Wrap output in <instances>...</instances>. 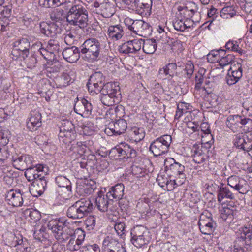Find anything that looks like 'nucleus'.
Returning <instances> with one entry per match:
<instances>
[{"mask_svg": "<svg viewBox=\"0 0 252 252\" xmlns=\"http://www.w3.org/2000/svg\"><path fill=\"white\" fill-rule=\"evenodd\" d=\"M81 58L87 62L97 61L102 52L101 45L94 38L86 39L80 46Z\"/></svg>", "mask_w": 252, "mask_h": 252, "instance_id": "f257e3e1", "label": "nucleus"}, {"mask_svg": "<svg viewBox=\"0 0 252 252\" xmlns=\"http://www.w3.org/2000/svg\"><path fill=\"white\" fill-rule=\"evenodd\" d=\"M252 227L244 226L237 232L234 247L236 252H252Z\"/></svg>", "mask_w": 252, "mask_h": 252, "instance_id": "f03ea898", "label": "nucleus"}, {"mask_svg": "<svg viewBox=\"0 0 252 252\" xmlns=\"http://www.w3.org/2000/svg\"><path fill=\"white\" fill-rule=\"evenodd\" d=\"M66 21L70 25L84 28L88 24V11L82 5H73L66 14Z\"/></svg>", "mask_w": 252, "mask_h": 252, "instance_id": "7ed1b4c3", "label": "nucleus"}, {"mask_svg": "<svg viewBox=\"0 0 252 252\" xmlns=\"http://www.w3.org/2000/svg\"><path fill=\"white\" fill-rule=\"evenodd\" d=\"M93 203L89 199H81L70 206L67 211V216L72 219H80L92 212Z\"/></svg>", "mask_w": 252, "mask_h": 252, "instance_id": "20e7f679", "label": "nucleus"}, {"mask_svg": "<svg viewBox=\"0 0 252 252\" xmlns=\"http://www.w3.org/2000/svg\"><path fill=\"white\" fill-rule=\"evenodd\" d=\"M48 227L54 233L55 238L61 243L68 240L74 233L73 229L57 220H50L48 223Z\"/></svg>", "mask_w": 252, "mask_h": 252, "instance_id": "39448f33", "label": "nucleus"}, {"mask_svg": "<svg viewBox=\"0 0 252 252\" xmlns=\"http://www.w3.org/2000/svg\"><path fill=\"white\" fill-rule=\"evenodd\" d=\"M131 242L137 248L148 244L150 240L149 232L142 225H137L131 230Z\"/></svg>", "mask_w": 252, "mask_h": 252, "instance_id": "423d86ee", "label": "nucleus"}, {"mask_svg": "<svg viewBox=\"0 0 252 252\" xmlns=\"http://www.w3.org/2000/svg\"><path fill=\"white\" fill-rule=\"evenodd\" d=\"M172 141L169 135H164L158 138L150 144V151L155 157H158L167 153Z\"/></svg>", "mask_w": 252, "mask_h": 252, "instance_id": "0eeeda50", "label": "nucleus"}, {"mask_svg": "<svg viewBox=\"0 0 252 252\" xmlns=\"http://www.w3.org/2000/svg\"><path fill=\"white\" fill-rule=\"evenodd\" d=\"M165 171L168 174H172L179 179V184H183L186 178L185 173V167L181 164L175 161L173 158H169L165 160Z\"/></svg>", "mask_w": 252, "mask_h": 252, "instance_id": "6e6552de", "label": "nucleus"}, {"mask_svg": "<svg viewBox=\"0 0 252 252\" xmlns=\"http://www.w3.org/2000/svg\"><path fill=\"white\" fill-rule=\"evenodd\" d=\"M198 225L200 232L205 235L211 234L217 226L212 214L207 210H204L200 216Z\"/></svg>", "mask_w": 252, "mask_h": 252, "instance_id": "1a4fd4ad", "label": "nucleus"}, {"mask_svg": "<svg viewBox=\"0 0 252 252\" xmlns=\"http://www.w3.org/2000/svg\"><path fill=\"white\" fill-rule=\"evenodd\" d=\"M32 220H34L33 223H35L34 225V230H32V231H34L33 236L35 240L33 243H42L46 240V238L45 236V228L39 222L41 215L36 209H32Z\"/></svg>", "mask_w": 252, "mask_h": 252, "instance_id": "9d476101", "label": "nucleus"}, {"mask_svg": "<svg viewBox=\"0 0 252 252\" xmlns=\"http://www.w3.org/2000/svg\"><path fill=\"white\" fill-rule=\"evenodd\" d=\"M105 77L101 72L92 74L87 84L88 91L92 94H98L105 84Z\"/></svg>", "mask_w": 252, "mask_h": 252, "instance_id": "9b49d317", "label": "nucleus"}, {"mask_svg": "<svg viewBox=\"0 0 252 252\" xmlns=\"http://www.w3.org/2000/svg\"><path fill=\"white\" fill-rule=\"evenodd\" d=\"M93 6L97 14L104 18L111 17L115 12V5L108 0H96Z\"/></svg>", "mask_w": 252, "mask_h": 252, "instance_id": "f8f14e48", "label": "nucleus"}, {"mask_svg": "<svg viewBox=\"0 0 252 252\" xmlns=\"http://www.w3.org/2000/svg\"><path fill=\"white\" fill-rule=\"evenodd\" d=\"M114 201L109 196L102 191H99L95 198V204L98 209L102 212L110 211L112 212L116 210Z\"/></svg>", "mask_w": 252, "mask_h": 252, "instance_id": "ddd939ff", "label": "nucleus"}, {"mask_svg": "<svg viewBox=\"0 0 252 252\" xmlns=\"http://www.w3.org/2000/svg\"><path fill=\"white\" fill-rule=\"evenodd\" d=\"M73 128L74 126L71 122L68 120H63L59 134L60 141L65 144L70 143L74 138Z\"/></svg>", "mask_w": 252, "mask_h": 252, "instance_id": "4468645a", "label": "nucleus"}, {"mask_svg": "<svg viewBox=\"0 0 252 252\" xmlns=\"http://www.w3.org/2000/svg\"><path fill=\"white\" fill-rule=\"evenodd\" d=\"M34 29L36 32L38 31L47 36L54 37L60 31L57 23L52 22L48 23L45 22L35 24Z\"/></svg>", "mask_w": 252, "mask_h": 252, "instance_id": "2eb2a0df", "label": "nucleus"}, {"mask_svg": "<svg viewBox=\"0 0 252 252\" xmlns=\"http://www.w3.org/2000/svg\"><path fill=\"white\" fill-rule=\"evenodd\" d=\"M233 144L237 148L249 152L252 150V135L249 136L242 133L235 135Z\"/></svg>", "mask_w": 252, "mask_h": 252, "instance_id": "dca6fc26", "label": "nucleus"}, {"mask_svg": "<svg viewBox=\"0 0 252 252\" xmlns=\"http://www.w3.org/2000/svg\"><path fill=\"white\" fill-rule=\"evenodd\" d=\"M103 252H126V248L118 240L107 236L103 241Z\"/></svg>", "mask_w": 252, "mask_h": 252, "instance_id": "f3484780", "label": "nucleus"}, {"mask_svg": "<svg viewBox=\"0 0 252 252\" xmlns=\"http://www.w3.org/2000/svg\"><path fill=\"white\" fill-rule=\"evenodd\" d=\"M243 69L241 63L237 62L230 67L226 76V81L229 85H232L238 82L242 77Z\"/></svg>", "mask_w": 252, "mask_h": 252, "instance_id": "a211bd4d", "label": "nucleus"}, {"mask_svg": "<svg viewBox=\"0 0 252 252\" xmlns=\"http://www.w3.org/2000/svg\"><path fill=\"white\" fill-rule=\"evenodd\" d=\"M142 44V39H141L129 40L119 46L118 51L125 54H135L141 49Z\"/></svg>", "mask_w": 252, "mask_h": 252, "instance_id": "6ab92c4d", "label": "nucleus"}, {"mask_svg": "<svg viewBox=\"0 0 252 252\" xmlns=\"http://www.w3.org/2000/svg\"><path fill=\"white\" fill-rule=\"evenodd\" d=\"M208 149L202 145H194L191 150L193 160L201 164L208 159Z\"/></svg>", "mask_w": 252, "mask_h": 252, "instance_id": "aec40b11", "label": "nucleus"}, {"mask_svg": "<svg viewBox=\"0 0 252 252\" xmlns=\"http://www.w3.org/2000/svg\"><path fill=\"white\" fill-rule=\"evenodd\" d=\"M93 106L86 99H82L76 102L74 106V111L83 117H89L91 114Z\"/></svg>", "mask_w": 252, "mask_h": 252, "instance_id": "412c9836", "label": "nucleus"}, {"mask_svg": "<svg viewBox=\"0 0 252 252\" xmlns=\"http://www.w3.org/2000/svg\"><path fill=\"white\" fill-rule=\"evenodd\" d=\"M62 55L67 62L70 63H75L81 57V49L75 46L66 47L62 51Z\"/></svg>", "mask_w": 252, "mask_h": 252, "instance_id": "4be33fe9", "label": "nucleus"}, {"mask_svg": "<svg viewBox=\"0 0 252 252\" xmlns=\"http://www.w3.org/2000/svg\"><path fill=\"white\" fill-rule=\"evenodd\" d=\"M128 29L141 35H142L143 34L149 33L151 31L150 25L141 20L133 21L132 24L128 26Z\"/></svg>", "mask_w": 252, "mask_h": 252, "instance_id": "5701e85b", "label": "nucleus"}, {"mask_svg": "<svg viewBox=\"0 0 252 252\" xmlns=\"http://www.w3.org/2000/svg\"><path fill=\"white\" fill-rule=\"evenodd\" d=\"M32 179V192L35 190L38 195H41L45 190L46 184L44 176L41 174L34 173Z\"/></svg>", "mask_w": 252, "mask_h": 252, "instance_id": "b1692460", "label": "nucleus"}, {"mask_svg": "<svg viewBox=\"0 0 252 252\" xmlns=\"http://www.w3.org/2000/svg\"><path fill=\"white\" fill-rule=\"evenodd\" d=\"M134 4L136 11L140 15H147L151 12L152 6V0H134Z\"/></svg>", "mask_w": 252, "mask_h": 252, "instance_id": "393cba45", "label": "nucleus"}, {"mask_svg": "<svg viewBox=\"0 0 252 252\" xmlns=\"http://www.w3.org/2000/svg\"><path fill=\"white\" fill-rule=\"evenodd\" d=\"M6 198L8 201V204L14 207L20 206L23 202L22 194L16 190L11 189L8 191Z\"/></svg>", "mask_w": 252, "mask_h": 252, "instance_id": "a878e982", "label": "nucleus"}, {"mask_svg": "<svg viewBox=\"0 0 252 252\" xmlns=\"http://www.w3.org/2000/svg\"><path fill=\"white\" fill-rule=\"evenodd\" d=\"M41 42H37L32 44V59H34L35 63L37 64L36 66H34V67H32V69H34L35 73L37 75L41 72L42 64L40 63V58L37 57L36 55H38L37 52L40 53L41 51L42 52V50L45 49L41 47Z\"/></svg>", "mask_w": 252, "mask_h": 252, "instance_id": "bb28decb", "label": "nucleus"}, {"mask_svg": "<svg viewBox=\"0 0 252 252\" xmlns=\"http://www.w3.org/2000/svg\"><path fill=\"white\" fill-rule=\"evenodd\" d=\"M101 94H106L112 96H118L120 95V88L116 83L108 82L105 83L99 92Z\"/></svg>", "mask_w": 252, "mask_h": 252, "instance_id": "cd10ccee", "label": "nucleus"}, {"mask_svg": "<svg viewBox=\"0 0 252 252\" xmlns=\"http://www.w3.org/2000/svg\"><path fill=\"white\" fill-rule=\"evenodd\" d=\"M13 47L19 50L22 53V57L25 58L29 54L30 43L27 39L22 38L15 41L13 43Z\"/></svg>", "mask_w": 252, "mask_h": 252, "instance_id": "c85d7f7f", "label": "nucleus"}, {"mask_svg": "<svg viewBox=\"0 0 252 252\" xmlns=\"http://www.w3.org/2000/svg\"><path fill=\"white\" fill-rule=\"evenodd\" d=\"M127 128L126 121L124 119H120L113 123V127L106 129L105 132L111 130L114 134L120 135L124 133Z\"/></svg>", "mask_w": 252, "mask_h": 252, "instance_id": "c756f323", "label": "nucleus"}, {"mask_svg": "<svg viewBox=\"0 0 252 252\" xmlns=\"http://www.w3.org/2000/svg\"><path fill=\"white\" fill-rule=\"evenodd\" d=\"M107 32L109 38L115 40L120 39L124 34L123 28L120 24L110 26Z\"/></svg>", "mask_w": 252, "mask_h": 252, "instance_id": "7c9ffc66", "label": "nucleus"}, {"mask_svg": "<svg viewBox=\"0 0 252 252\" xmlns=\"http://www.w3.org/2000/svg\"><path fill=\"white\" fill-rule=\"evenodd\" d=\"M124 188L125 187L123 184H117L111 187L107 194L112 199L120 200L122 198L124 194Z\"/></svg>", "mask_w": 252, "mask_h": 252, "instance_id": "2f4dec72", "label": "nucleus"}, {"mask_svg": "<svg viewBox=\"0 0 252 252\" xmlns=\"http://www.w3.org/2000/svg\"><path fill=\"white\" fill-rule=\"evenodd\" d=\"M177 68V65L175 63H168L159 68L158 76L160 78H166L168 76L172 77Z\"/></svg>", "mask_w": 252, "mask_h": 252, "instance_id": "473e14b6", "label": "nucleus"}, {"mask_svg": "<svg viewBox=\"0 0 252 252\" xmlns=\"http://www.w3.org/2000/svg\"><path fill=\"white\" fill-rule=\"evenodd\" d=\"M217 192V199L220 203L225 198L232 200L235 198L234 195L227 187L219 186Z\"/></svg>", "mask_w": 252, "mask_h": 252, "instance_id": "72a5a7b5", "label": "nucleus"}, {"mask_svg": "<svg viewBox=\"0 0 252 252\" xmlns=\"http://www.w3.org/2000/svg\"><path fill=\"white\" fill-rule=\"evenodd\" d=\"M42 51L40 52H37L38 55H37V57L40 58V63L42 64V66L43 65L42 58L48 60L50 62H54L55 60H56V54L57 53L49 50L48 49H44L42 50Z\"/></svg>", "mask_w": 252, "mask_h": 252, "instance_id": "f704fd0d", "label": "nucleus"}, {"mask_svg": "<svg viewBox=\"0 0 252 252\" xmlns=\"http://www.w3.org/2000/svg\"><path fill=\"white\" fill-rule=\"evenodd\" d=\"M142 49L147 54H153L157 47L156 40L154 39H148L145 41L142 40Z\"/></svg>", "mask_w": 252, "mask_h": 252, "instance_id": "c9c22d12", "label": "nucleus"}, {"mask_svg": "<svg viewBox=\"0 0 252 252\" xmlns=\"http://www.w3.org/2000/svg\"><path fill=\"white\" fill-rule=\"evenodd\" d=\"M66 2V0H39L40 6L45 8H53L60 6Z\"/></svg>", "mask_w": 252, "mask_h": 252, "instance_id": "e433bc0d", "label": "nucleus"}, {"mask_svg": "<svg viewBox=\"0 0 252 252\" xmlns=\"http://www.w3.org/2000/svg\"><path fill=\"white\" fill-rule=\"evenodd\" d=\"M240 121L239 115H231L227 118L226 125L228 128L235 132L240 127Z\"/></svg>", "mask_w": 252, "mask_h": 252, "instance_id": "4c0bfd02", "label": "nucleus"}, {"mask_svg": "<svg viewBox=\"0 0 252 252\" xmlns=\"http://www.w3.org/2000/svg\"><path fill=\"white\" fill-rule=\"evenodd\" d=\"M114 228L117 234L123 238L126 235V227L123 218H118L115 222Z\"/></svg>", "mask_w": 252, "mask_h": 252, "instance_id": "58836bf2", "label": "nucleus"}, {"mask_svg": "<svg viewBox=\"0 0 252 252\" xmlns=\"http://www.w3.org/2000/svg\"><path fill=\"white\" fill-rule=\"evenodd\" d=\"M227 182L229 186L239 191L240 193H244L243 190H242L243 186L240 184V179L238 176H231L229 177L227 179Z\"/></svg>", "mask_w": 252, "mask_h": 252, "instance_id": "ea45409f", "label": "nucleus"}, {"mask_svg": "<svg viewBox=\"0 0 252 252\" xmlns=\"http://www.w3.org/2000/svg\"><path fill=\"white\" fill-rule=\"evenodd\" d=\"M123 151L122 144L121 145H117L110 151L109 156L115 160L125 159Z\"/></svg>", "mask_w": 252, "mask_h": 252, "instance_id": "a19ab883", "label": "nucleus"}, {"mask_svg": "<svg viewBox=\"0 0 252 252\" xmlns=\"http://www.w3.org/2000/svg\"><path fill=\"white\" fill-rule=\"evenodd\" d=\"M131 140L135 142L142 140L145 137V132L143 128L133 127L130 131Z\"/></svg>", "mask_w": 252, "mask_h": 252, "instance_id": "79ce46f5", "label": "nucleus"}, {"mask_svg": "<svg viewBox=\"0 0 252 252\" xmlns=\"http://www.w3.org/2000/svg\"><path fill=\"white\" fill-rule=\"evenodd\" d=\"M55 182L59 187L65 188L68 191L71 190V183L66 177L59 175L55 178Z\"/></svg>", "mask_w": 252, "mask_h": 252, "instance_id": "37998d69", "label": "nucleus"}, {"mask_svg": "<svg viewBox=\"0 0 252 252\" xmlns=\"http://www.w3.org/2000/svg\"><path fill=\"white\" fill-rule=\"evenodd\" d=\"M50 19L56 22H61L66 19V15L64 13L63 10L61 9H56L53 10L50 13Z\"/></svg>", "mask_w": 252, "mask_h": 252, "instance_id": "c03bdc74", "label": "nucleus"}, {"mask_svg": "<svg viewBox=\"0 0 252 252\" xmlns=\"http://www.w3.org/2000/svg\"><path fill=\"white\" fill-rule=\"evenodd\" d=\"M100 100L103 105L110 106L118 103L119 99H118V96H110V95L105 94H102L100 97Z\"/></svg>", "mask_w": 252, "mask_h": 252, "instance_id": "a18cd8bd", "label": "nucleus"}, {"mask_svg": "<svg viewBox=\"0 0 252 252\" xmlns=\"http://www.w3.org/2000/svg\"><path fill=\"white\" fill-rule=\"evenodd\" d=\"M225 48L228 50L237 52L240 55L245 53V51L239 47L236 41H229L226 43Z\"/></svg>", "mask_w": 252, "mask_h": 252, "instance_id": "49530a36", "label": "nucleus"}, {"mask_svg": "<svg viewBox=\"0 0 252 252\" xmlns=\"http://www.w3.org/2000/svg\"><path fill=\"white\" fill-rule=\"evenodd\" d=\"M38 87L39 88L38 89V92L35 93V94H42L43 96H44V94H45V98L47 101H50L51 100V97L49 95H47V87L46 86L48 85L45 82V80H40L39 81L38 84Z\"/></svg>", "mask_w": 252, "mask_h": 252, "instance_id": "de8ad7c7", "label": "nucleus"}, {"mask_svg": "<svg viewBox=\"0 0 252 252\" xmlns=\"http://www.w3.org/2000/svg\"><path fill=\"white\" fill-rule=\"evenodd\" d=\"M125 158H134L136 156V150L128 144H122Z\"/></svg>", "mask_w": 252, "mask_h": 252, "instance_id": "09e8293b", "label": "nucleus"}, {"mask_svg": "<svg viewBox=\"0 0 252 252\" xmlns=\"http://www.w3.org/2000/svg\"><path fill=\"white\" fill-rule=\"evenodd\" d=\"M219 211L220 217L224 220H225L229 217H231L235 213V210L229 207L228 206L223 207L220 209Z\"/></svg>", "mask_w": 252, "mask_h": 252, "instance_id": "8fccbe9b", "label": "nucleus"}, {"mask_svg": "<svg viewBox=\"0 0 252 252\" xmlns=\"http://www.w3.org/2000/svg\"><path fill=\"white\" fill-rule=\"evenodd\" d=\"M224 53L223 55H221V58L219 59V63L220 66L223 67L228 64H232L233 63H234V56L232 54H227L225 56Z\"/></svg>", "mask_w": 252, "mask_h": 252, "instance_id": "3c124183", "label": "nucleus"}, {"mask_svg": "<svg viewBox=\"0 0 252 252\" xmlns=\"http://www.w3.org/2000/svg\"><path fill=\"white\" fill-rule=\"evenodd\" d=\"M235 13L234 8L230 6L223 7L220 12V16L223 18L232 17L235 15Z\"/></svg>", "mask_w": 252, "mask_h": 252, "instance_id": "603ef678", "label": "nucleus"}, {"mask_svg": "<svg viewBox=\"0 0 252 252\" xmlns=\"http://www.w3.org/2000/svg\"><path fill=\"white\" fill-rule=\"evenodd\" d=\"M77 38L76 33L73 32H67L64 35V41L65 43L68 45H72L74 44V42L76 41Z\"/></svg>", "mask_w": 252, "mask_h": 252, "instance_id": "864d4df0", "label": "nucleus"}, {"mask_svg": "<svg viewBox=\"0 0 252 252\" xmlns=\"http://www.w3.org/2000/svg\"><path fill=\"white\" fill-rule=\"evenodd\" d=\"M59 43V41L56 39H50L48 41L47 49L58 53L60 51H61Z\"/></svg>", "mask_w": 252, "mask_h": 252, "instance_id": "5fc2aeb1", "label": "nucleus"}, {"mask_svg": "<svg viewBox=\"0 0 252 252\" xmlns=\"http://www.w3.org/2000/svg\"><path fill=\"white\" fill-rule=\"evenodd\" d=\"M157 181L158 182V185L162 188L164 187L165 185L169 186L170 184H173V183H176V181L172 182V180H168L165 175L160 174L158 175Z\"/></svg>", "mask_w": 252, "mask_h": 252, "instance_id": "6e6d98bb", "label": "nucleus"}, {"mask_svg": "<svg viewBox=\"0 0 252 252\" xmlns=\"http://www.w3.org/2000/svg\"><path fill=\"white\" fill-rule=\"evenodd\" d=\"M184 9L187 12H190V14H189L188 16L192 17L195 13L197 12L198 7L197 5L193 2L188 3L184 7Z\"/></svg>", "mask_w": 252, "mask_h": 252, "instance_id": "4d7b16f0", "label": "nucleus"}, {"mask_svg": "<svg viewBox=\"0 0 252 252\" xmlns=\"http://www.w3.org/2000/svg\"><path fill=\"white\" fill-rule=\"evenodd\" d=\"M205 71L206 70L204 69H200L198 71V75L195 76V81L196 83L195 86V89L199 90L200 88L201 85L204 80L203 74H204Z\"/></svg>", "mask_w": 252, "mask_h": 252, "instance_id": "13d9d810", "label": "nucleus"}, {"mask_svg": "<svg viewBox=\"0 0 252 252\" xmlns=\"http://www.w3.org/2000/svg\"><path fill=\"white\" fill-rule=\"evenodd\" d=\"M81 127L82 129V133L85 135H91L94 131V127L93 126V124L90 122L82 125Z\"/></svg>", "mask_w": 252, "mask_h": 252, "instance_id": "bf43d9fd", "label": "nucleus"}, {"mask_svg": "<svg viewBox=\"0 0 252 252\" xmlns=\"http://www.w3.org/2000/svg\"><path fill=\"white\" fill-rule=\"evenodd\" d=\"M81 249L82 252H100L99 246L96 244L84 246Z\"/></svg>", "mask_w": 252, "mask_h": 252, "instance_id": "052dcab7", "label": "nucleus"}, {"mask_svg": "<svg viewBox=\"0 0 252 252\" xmlns=\"http://www.w3.org/2000/svg\"><path fill=\"white\" fill-rule=\"evenodd\" d=\"M173 25L174 29L178 31L182 32L185 30L184 21L178 17L175 18L173 21Z\"/></svg>", "mask_w": 252, "mask_h": 252, "instance_id": "680f3d73", "label": "nucleus"}, {"mask_svg": "<svg viewBox=\"0 0 252 252\" xmlns=\"http://www.w3.org/2000/svg\"><path fill=\"white\" fill-rule=\"evenodd\" d=\"M85 224L89 230H93L96 223L95 218L94 216H89L85 220Z\"/></svg>", "mask_w": 252, "mask_h": 252, "instance_id": "e2e57ef3", "label": "nucleus"}, {"mask_svg": "<svg viewBox=\"0 0 252 252\" xmlns=\"http://www.w3.org/2000/svg\"><path fill=\"white\" fill-rule=\"evenodd\" d=\"M69 241L67 245L68 249L71 251H77L79 250L80 247H78V245H76V241H75L76 236L75 233L71 236Z\"/></svg>", "mask_w": 252, "mask_h": 252, "instance_id": "0e129e2a", "label": "nucleus"}, {"mask_svg": "<svg viewBox=\"0 0 252 252\" xmlns=\"http://www.w3.org/2000/svg\"><path fill=\"white\" fill-rule=\"evenodd\" d=\"M185 71L186 73V77L189 79L194 71V65L191 61H188L187 62Z\"/></svg>", "mask_w": 252, "mask_h": 252, "instance_id": "69168bd1", "label": "nucleus"}, {"mask_svg": "<svg viewBox=\"0 0 252 252\" xmlns=\"http://www.w3.org/2000/svg\"><path fill=\"white\" fill-rule=\"evenodd\" d=\"M207 9V16L208 17L211 19V20H210V24L213 22V20L215 19V18L217 17V9L215 8H214L213 6H211V8L208 9V8H205V9Z\"/></svg>", "mask_w": 252, "mask_h": 252, "instance_id": "338daca9", "label": "nucleus"}, {"mask_svg": "<svg viewBox=\"0 0 252 252\" xmlns=\"http://www.w3.org/2000/svg\"><path fill=\"white\" fill-rule=\"evenodd\" d=\"M34 115L35 118L33 121H32V126L40 127L41 125V115L37 111L34 112Z\"/></svg>", "mask_w": 252, "mask_h": 252, "instance_id": "774afa93", "label": "nucleus"}]
</instances>
